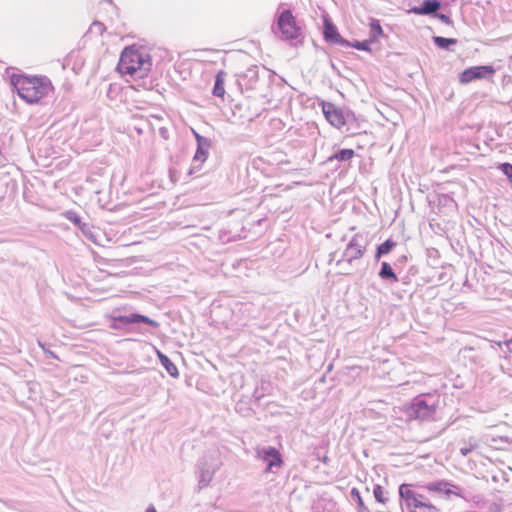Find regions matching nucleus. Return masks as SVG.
Instances as JSON below:
<instances>
[{
    "label": "nucleus",
    "instance_id": "nucleus-1",
    "mask_svg": "<svg viewBox=\"0 0 512 512\" xmlns=\"http://www.w3.org/2000/svg\"><path fill=\"white\" fill-rule=\"evenodd\" d=\"M151 67V56L145 50L131 46L122 51L117 70L134 79H143L148 75Z\"/></svg>",
    "mask_w": 512,
    "mask_h": 512
},
{
    "label": "nucleus",
    "instance_id": "nucleus-2",
    "mask_svg": "<svg viewBox=\"0 0 512 512\" xmlns=\"http://www.w3.org/2000/svg\"><path fill=\"white\" fill-rule=\"evenodd\" d=\"M12 83L18 95L27 103L38 102L52 90V84L47 77L18 76Z\"/></svg>",
    "mask_w": 512,
    "mask_h": 512
},
{
    "label": "nucleus",
    "instance_id": "nucleus-3",
    "mask_svg": "<svg viewBox=\"0 0 512 512\" xmlns=\"http://www.w3.org/2000/svg\"><path fill=\"white\" fill-rule=\"evenodd\" d=\"M439 403V395L424 394L414 398L407 414L409 418L420 421L434 420L436 410Z\"/></svg>",
    "mask_w": 512,
    "mask_h": 512
},
{
    "label": "nucleus",
    "instance_id": "nucleus-4",
    "mask_svg": "<svg viewBox=\"0 0 512 512\" xmlns=\"http://www.w3.org/2000/svg\"><path fill=\"white\" fill-rule=\"evenodd\" d=\"M219 453L212 451L206 453L198 462L197 468L199 472V486L206 487L212 481L214 474L222 465L219 460Z\"/></svg>",
    "mask_w": 512,
    "mask_h": 512
},
{
    "label": "nucleus",
    "instance_id": "nucleus-5",
    "mask_svg": "<svg viewBox=\"0 0 512 512\" xmlns=\"http://www.w3.org/2000/svg\"><path fill=\"white\" fill-rule=\"evenodd\" d=\"M366 251V245L363 235L355 234L346 249L342 253V258L336 263L337 266L342 267L343 270H347L343 267L346 263L351 265L354 260L360 259Z\"/></svg>",
    "mask_w": 512,
    "mask_h": 512
},
{
    "label": "nucleus",
    "instance_id": "nucleus-6",
    "mask_svg": "<svg viewBox=\"0 0 512 512\" xmlns=\"http://www.w3.org/2000/svg\"><path fill=\"white\" fill-rule=\"evenodd\" d=\"M278 29L281 32V39L294 40L301 35V28L297 26L296 20L290 10H283L277 20Z\"/></svg>",
    "mask_w": 512,
    "mask_h": 512
},
{
    "label": "nucleus",
    "instance_id": "nucleus-7",
    "mask_svg": "<svg viewBox=\"0 0 512 512\" xmlns=\"http://www.w3.org/2000/svg\"><path fill=\"white\" fill-rule=\"evenodd\" d=\"M322 110L327 121L336 128H340L348 124L355 118L353 112H344L341 108H338L337 106L330 102L323 103Z\"/></svg>",
    "mask_w": 512,
    "mask_h": 512
},
{
    "label": "nucleus",
    "instance_id": "nucleus-8",
    "mask_svg": "<svg viewBox=\"0 0 512 512\" xmlns=\"http://www.w3.org/2000/svg\"><path fill=\"white\" fill-rule=\"evenodd\" d=\"M256 457L267 464L265 472L274 473V469H279L283 464L280 452L275 447L272 446L257 448Z\"/></svg>",
    "mask_w": 512,
    "mask_h": 512
},
{
    "label": "nucleus",
    "instance_id": "nucleus-9",
    "mask_svg": "<svg viewBox=\"0 0 512 512\" xmlns=\"http://www.w3.org/2000/svg\"><path fill=\"white\" fill-rule=\"evenodd\" d=\"M495 74V69L491 65L473 66L465 69L459 75V81L462 84H468L474 80L490 78Z\"/></svg>",
    "mask_w": 512,
    "mask_h": 512
},
{
    "label": "nucleus",
    "instance_id": "nucleus-10",
    "mask_svg": "<svg viewBox=\"0 0 512 512\" xmlns=\"http://www.w3.org/2000/svg\"><path fill=\"white\" fill-rule=\"evenodd\" d=\"M134 323H145L151 327H159V323L145 315L138 313H132L130 315H120L113 318L111 327L113 329H120L123 326L134 324Z\"/></svg>",
    "mask_w": 512,
    "mask_h": 512
},
{
    "label": "nucleus",
    "instance_id": "nucleus-11",
    "mask_svg": "<svg viewBox=\"0 0 512 512\" xmlns=\"http://www.w3.org/2000/svg\"><path fill=\"white\" fill-rule=\"evenodd\" d=\"M323 36L325 41L331 44L348 46L350 41L344 39L338 32L337 27L329 20H324Z\"/></svg>",
    "mask_w": 512,
    "mask_h": 512
},
{
    "label": "nucleus",
    "instance_id": "nucleus-12",
    "mask_svg": "<svg viewBox=\"0 0 512 512\" xmlns=\"http://www.w3.org/2000/svg\"><path fill=\"white\" fill-rule=\"evenodd\" d=\"M252 101L244 100L237 103L233 108L234 116L238 115L242 121H252L260 115L257 110H252Z\"/></svg>",
    "mask_w": 512,
    "mask_h": 512
},
{
    "label": "nucleus",
    "instance_id": "nucleus-13",
    "mask_svg": "<svg viewBox=\"0 0 512 512\" xmlns=\"http://www.w3.org/2000/svg\"><path fill=\"white\" fill-rule=\"evenodd\" d=\"M441 3L438 0H424L419 7H412L408 12L416 15L435 14L440 8Z\"/></svg>",
    "mask_w": 512,
    "mask_h": 512
},
{
    "label": "nucleus",
    "instance_id": "nucleus-14",
    "mask_svg": "<svg viewBox=\"0 0 512 512\" xmlns=\"http://www.w3.org/2000/svg\"><path fill=\"white\" fill-rule=\"evenodd\" d=\"M195 137L197 140V150L194 155L193 160L204 162L208 155V148L210 146V140L206 137L200 136L198 133L195 132Z\"/></svg>",
    "mask_w": 512,
    "mask_h": 512
},
{
    "label": "nucleus",
    "instance_id": "nucleus-15",
    "mask_svg": "<svg viewBox=\"0 0 512 512\" xmlns=\"http://www.w3.org/2000/svg\"><path fill=\"white\" fill-rule=\"evenodd\" d=\"M427 488L430 490V491H434V492H438V493H443V494H446V495H450V494H455V495H459V491H460V488L456 485H453L449 482H446V481H439V482H436V483H431L427 486Z\"/></svg>",
    "mask_w": 512,
    "mask_h": 512
},
{
    "label": "nucleus",
    "instance_id": "nucleus-16",
    "mask_svg": "<svg viewBox=\"0 0 512 512\" xmlns=\"http://www.w3.org/2000/svg\"><path fill=\"white\" fill-rule=\"evenodd\" d=\"M378 276L383 280L390 284L396 283L399 281L396 273L394 272L392 266L388 262H382L381 268L378 273Z\"/></svg>",
    "mask_w": 512,
    "mask_h": 512
},
{
    "label": "nucleus",
    "instance_id": "nucleus-17",
    "mask_svg": "<svg viewBox=\"0 0 512 512\" xmlns=\"http://www.w3.org/2000/svg\"><path fill=\"white\" fill-rule=\"evenodd\" d=\"M157 356L162 364V366L165 368L167 373L174 378H177L179 376L178 369L176 365L169 359L168 356H166L161 351L157 350Z\"/></svg>",
    "mask_w": 512,
    "mask_h": 512
},
{
    "label": "nucleus",
    "instance_id": "nucleus-18",
    "mask_svg": "<svg viewBox=\"0 0 512 512\" xmlns=\"http://www.w3.org/2000/svg\"><path fill=\"white\" fill-rule=\"evenodd\" d=\"M226 73L224 71H219L215 77V83L213 87V95L216 97H223L225 94L224 88V80Z\"/></svg>",
    "mask_w": 512,
    "mask_h": 512
},
{
    "label": "nucleus",
    "instance_id": "nucleus-19",
    "mask_svg": "<svg viewBox=\"0 0 512 512\" xmlns=\"http://www.w3.org/2000/svg\"><path fill=\"white\" fill-rule=\"evenodd\" d=\"M396 245H397L396 242L391 239L385 240L382 244H380L377 247L376 253H375V260L379 261L382 256L390 253L393 250V248L396 247Z\"/></svg>",
    "mask_w": 512,
    "mask_h": 512
},
{
    "label": "nucleus",
    "instance_id": "nucleus-20",
    "mask_svg": "<svg viewBox=\"0 0 512 512\" xmlns=\"http://www.w3.org/2000/svg\"><path fill=\"white\" fill-rule=\"evenodd\" d=\"M434 44L441 49H449L451 45H455L457 43V39L455 38H445L442 36H434L433 37Z\"/></svg>",
    "mask_w": 512,
    "mask_h": 512
},
{
    "label": "nucleus",
    "instance_id": "nucleus-21",
    "mask_svg": "<svg viewBox=\"0 0 512 512\" xmlns=\"http://www.w3.org/2000/svg\"><path fill=\"white\" fill-rule=\"evenodd\" d=\"M399 495L401 499H403L406 503V506L410 505V501L413 499V497L416 495V492L411 490L409 488V485L402 484L399 487Z\"/></svg>",
    "mask_w": 512,
    "mask_h": 512
},
{
    "label": "nucleus",
    "instance_id": "nucleus-22",
    "mask_svg": "<svg viewBox=\"0 0 512 512\" xmlns=\"http://www.w3.org/2000/svg\"><path fill=\"white\" fill-rule=\"evenodd\" d=\"M354 150L353 149H341L338 152H336L333 156L329 158V160L336 159L338 161H348L353 158L354 156Z\"/></svg>",
    "mask_w": 512,
    "mask_h": 512
},
{
    "label": "nucleus",
    "instance_id": "nucleus-23",
    "mask_svg": "<svg viewBox=\"0 0 512 512\" xmlns=\"http://www.w3.org/2000/svg\"><path fill=\"white\" fill-rule=\"evenodd\" d=\"M382 34L383 30L379 20L372 19L370 22V41H375Z\"/></svg>",
    "mask_w": 512,
    "mask_h": 512
},
{
    "label": "nucleus",
    "instance_id": "nucleus-24",
    "mask_svg": "<svg viewBox=\"0 0 512 512\" xmlns=\"http://www.w3.org/2000/svg\"><path fill=\"white\" fill-rule=\"evenodd\" d=\"M351 496L357 502L359 512H369V509L365 506L358 489L353 488L351 491Z\"/></svg>",
    "mask_w": 512,
    "mask_h": 512
},
{
    "label": "nucleus",
    "instance_id": "nucleus-25",
    "mask_svg": "<svg viewBox=\"0 0 512 512\" xmlns=\"http://www.w3.org/2000/svg\"><path fill=\"white\" fill-rule=\"evenodd\" d=\"M370 42H371L370 39L365 40V41H354V42H350V44L347 47H353L357 50H362V51H370V47H369Z\"/></svg>",
    "mask_w": 512,
    "mask_h": 512
},
{
    "label": "nucleus",
    "instance_id": "nucleus-26",
    "mask_svg": "<svg viewBox=\"0 0 512 512\" xmlns=\"http://www.w3.org/2000/svg\"><path fill=\"white\" fill-rule=\"evenodd\" d=\"M373 494H374L375 499L379 503L385 504L388 500L386 497H384V491H383L382 486H380V485L374 486Z\"/></svg>",
    "mask_w": 512,
    "mask_h": 512
},
{
    "label": "nucleus",
    "instance_id": "nucleus-27",
    "mask_svg": "<svg viewBox=\"0 0 512 512\" xmlns=\"http://www.w3.org/2000/svg\"><path fill=\"white\" fill-rule=\"evenodd\" d=\"M435 507L431 505L430 503H423L420 505H416V508L411 509L410 512H434Z\"/></svg>",
    "mask_w": 512,
    "mask_h": 512
},
{
    "label": "nucleus",
    "instance_id": "nucleus-28",
    "mask_svg": "<svg viewBox=\"0 0 512 512\" xmlns=\"http://www.w3.org/2000/svg\"><path fill=\"white\" fill-rule=\"evenodd\" d=\"M80 230L88 239H90L93 242H96L92 227H90L88 224L85 223V224H82V226H80Z\"/></svg>",
    "mask_w": 512,
    "mask_h": 512
},
{
    "label": "nucleus",
    "instance_id": "nucleus-29",
    "mask_svg": "<svg viewBox=\"0 0 512 512\" xmlns=\"http://www.w3.org/2000/svg\"><path fill=\"white\" fill-rule=\"evenodd\" d=\"M424 497L421 494L416 493V495L413 497V499L410 501V505L407 506L409 510L416 508V505H420L425 503L423 501Z\"/></svg>",
    "mask_w": 512,
    "mask_h": 512
},
{
    "label": "nucleus",
    "instance_id": "nucleus-30",
    "mask_svg": "<svg viewBox=\"0 0 512 512\" xmlns=\"http://www.w3.org/2000/svg\"><path fill=\"white\" fill-rule=\"evenodd\" d=\"M500 170L504 175L507 176V178L512 181V164L510 163H503L500 165Z\"/></svg>",
    "mask_w": 512,
    "mask_h": 512
},
{
    "label": "nucleus",
    "instance_id": "nucleus-31",
    "mask_svg": "<svg viewBox=\"0 0 512 512\" xmlns=\"http://www.w3.org/2000/svg\"><path fill=\"white\" fill-rule=\"evenodd\" d=\"M244 77H249L251 81H256L258 78V69L256 66L250 67L247 69Z\"/></svg>",
    "mask_w": 512,
    "mask_h": 512
},
{
    "label": "nucleus",
    "instance_id": "nucleus-32",
    "mask_svg": "<svg viewBox=\"0 0 512 512\" xmlns=\"http://www.w3.org/2000/svg\"><path fill=\"white\" fill-rule=\"evenodd\" d=\"M67 219L77 225L79 228L82 226L81 218L74 212H67Z\"/></svg>",
    "mask_w": 512,
    "mask_h": 512
},
{
    "label": "nucleus",
    "instance_id": "nucleus-33",
    "mask_svg": "<svg viewBox=\"0 0 512 512\" xmlns=\"http://www.w3.org/2000/svg\"><path fill=\"white\" fill-rule=\"evenodd\" d=\"M475 448H476L475 444L474 445L473 444L465 445V446L460 448V453L463 456H467Z\"/></svg>",
    "mask_w": 512,
    "mask_h": 512
},
{
    "label": "nucleus",
    "instance_id": "nucleus-34",
    "mask_svg": "<svg viewBox=\"0 0 512 512\" xmlns=\"http://www.w3.org/2000/svg\"><path fill=\"white\" fill-rule=\"evenodd\" d=\"M435 17H437L438 19H440L442 22H444L445 24H451V19L449 18V16L443 14V13H435Z\"/></svg>",
    "mask_w": 512,
    "mask_h": 512
},
{
    "label": "nucleus",
    "instance_id": "nucleus-35",
    "mask_svg": "<svg viewBox=\"0 0 512 512\" xmlns=\"http://www.w3.org/2000/svg\"><path fill=\"white\" fill-rule=\"evenodd\" d=\"M93 26H94V27H97V29H99L100 31H102V30L104 29V26H103V24H102L101 22H97V21H95V22L93 23Z\"/></svg>",
    "mask_w": 512,
    "mask_h": 512
},
{
    "label": "nucleus",
    "instance_id": "nucleus-36",
    "mask_svg": "<svg viewBox=\"0 0 512 512\" xmlns=\"http://www.w3.org/2000/svg\"><path fill=\"white\" fill-rule=\"evenodd\" d=\"M146 512H157L153 506L147 508Z\"/></svg>",
    "mask_w": 512,
    "mask_h": 512
},
{
    "label": "nucleus",
    "instance_id": "nucleus-37",
    "mask_svg": "<svg viewBox=\"0 0 512 512\" xmlns=\"http://www.w3.org/2000/svg\"><path fill=\"white\" fill-rule=\"evenodd\" d=\"M510 342H512V338H511V341H510Z\"/></svg>",
    "mask_w": 512,
    "mask_h": 512
}]
</instances>
